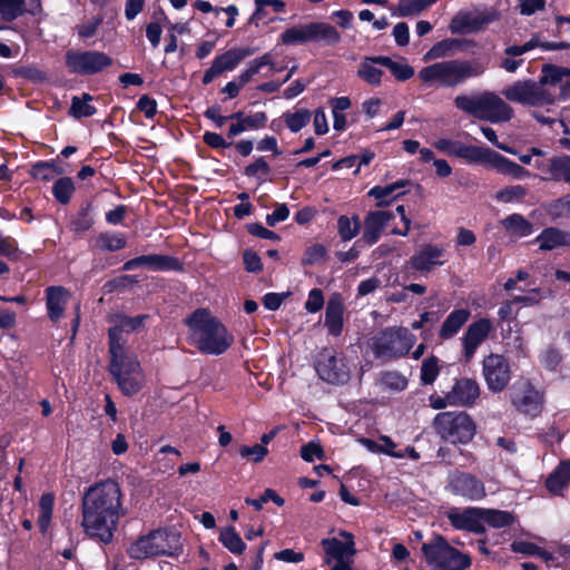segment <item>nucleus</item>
<instances>
[{"label": "nucleus", "mask_w": 570, "mask_h": 570, "mask_svg": "<svg viewBox=\"0 0 570 570\" xmlns=\"http://www.w3.org/2000/svg\"><path fill=\"white\" fill-rule=\"evenodd\" d=\"M318 377L333 385H344L351 379V367L343 352L333 346L323 347L314 360Z\"/></svg>", "instance_id": "obj_11"}, {"label": "nucleus", "mask_w": 570, "mask_h": 570, "mask_svg": "<svg viewBox=\"0 0 570 570\" xmlns=\"http://www.w3.org/2000/svg\"><path fill=\"white\" fill-rule=\"evenodd\" d=\"M272 169L264 156H258L244 168L243 174L248 178H256L265 181V177L271 174Z\"/></svg>", "instance_id": "obj_52"}, {"label": "nucleus", "mask_w": 570, "mask_h": 570, "mask_svg": "<svg viewBox=\"0 0 570 570\" xmlns=\"http://www.w3.org/2000/svg\"><path fill=\"white\" fill-rule=\"evenodd\" d=\"M372 61L377 63V66L387 68L399 81H406L414 76V69L409 63H406L405 58H402L403 62H397L390 57L375 56Z\"/></svg>", "instance_id": "obj_38"}, {"label": "nucleus", "mask_w": 570, "mask_h": 570, "mask_svg": "<svg viewBox=\"0 0 570 570\" xmlns=\"http://www.w3.org/2000/svg\"><path fill=\"white\" fill-rule=\"evenodd\" d=\"M473 45V40L470 39H458V38H445L434 43L429 51L425 53V59L434 60L445 58L455 50H464Z\"/></svg>", "instance_id": "obj_32"}, {"label": "nucleus", "mask_w": 570, "mask_h": 570, "mask_svg": "<svg viewBox=\"0 0 570 570\" xmlns=\"http://www.w3.org/2000/svg\"><path fill=\"white\" fill-rule=\"evenodd\" d=\"M512 404L519 413L537 417L543 411L544 394L539 392L530 381H527L520 392H512Z\"/></svg>", "instance_id": "obj_19"}, {"label": "nucleus", "mask_w": 570, "mask_h": 570, "mask_svg": "<svg viewBox=\"0 0 570 570\" xmlns=\"http://www.w3.org/2000/svg\"><path fill=\"white\" fill-rule=\"evenodd\" d=\"M340 535L345 538V541H341L336 537L324 538L321 541V546L325 553L334 559H344V557H353L356 553L354 535L347 531H341Z\"/></svg>", "instance_id": "obj_27"}, {"label": "nucleus", "mask_w": 570, "mask_h": 570, "mask_svg": "<svg viewBox=\"0 0 570 570\" xmlns=\"http://www.w3.org/2000/svg\"><path fill=\"white\" fill-rule=\"evenodd\" d=\"M493 330L490 318H479L470 324L462 336V354L466 363L474 357L480 344L484 342Z\"/></svg>", "instance_id": "obj_22"}, {"label": "nucleus", "mask_w": 570, "mask_h": 570, "mask_svg": "<svg viewBox=\"0 0 570 570\" xmlns=\"http://www.w3.org/2000/svg\"><path fill=\"white\" fill-rule=\"evenodd\" d=\"M480 397V384L474 379H455L448 399L451 406H473Z\"/></svg>", "instance_id": "obj_25"}, {"label": "nucleus", "mask_w": 570, "mask_h": 570, "mask_svg": "<svg viewBox=\"0 0 570 570\" xmlns=\"http://www.w3.org/2000/svg\"><path fill=\"white\" fill-rule=\"evenodd\" d=\"M312 114L307 109H297L295 112H284L283 117L288 129L297 134L311 120Z\"/></svg>", "instance_id": "obj_53"}, {"label": "nucleus", "mask_w": 570, "mask_h": 570, "mask_svg": "<svg viewBox=\"0 0 570 570\" xmlns=\"http://www.w3.org/2000/svg\"><path fill=\"white\" fill-rule=\"evenodd\" d=\"M375 57H365L357 69V76L367 85L379 87L382 83L384 71L376 68L372 59Z\"/></svg>", "instance_id": "obj_47"}, {"label": "nucleus", "mask_w": 570, "mask_h": 570, "mask_svg": "<svg viewBox=\"0 0 570 570\" xmlns=\"http://www.w3.org/2000/svg\"><path fill=\"white\" fill-rule=\"evenodd\" d=\"M24 0H0V17L6 22H12L24 12Z\"/></svg>", "instance_id": "obj_51"}, {"label": "nucleus", "mask_w": 570, "mask_h": 570, "mask_svg": "<svg viewBox=\"0 0 570 570\" xmlns=\"http://www.w3.org/2000/svg\"><path fill=\"white\" fill-rule=\"evenodd\" d=\"M137 109L144 112L147 119H153L157 114V102L148 95H144L139 98L136 105Z\"/></svg>", "instance_id": "obj_64"}, {"label": "nucleus", "mask_w": 570, "mask_h": 570, "mask_svg": "<svg viewBox=\"0 0 570 570\" xmlns=\"http://www.w3.org/2000/svg\"><path fill=\"white\" fill-rule=\"evenodd\" d=\"M502 227L512 237H524L534 230L533 224L521 214H512L501 220Z\"/></svg>", "instance_id": "obj_36"}, {"label": "nucleus", "mask_w": 570, "mask_h": 570, "mask_svg": "<svg viewBox=\"0 0 570 570\" xmlns=\"http://www.w3.org/2000/svg\"><path fill=\"white\" fill-rule=\"evenodd\" d=\"M381 441L383 444H377L368 439L364 440L367 448L372 451H377L392 458H404V453H402V451H396V444L391 438L382 436Z\"/></svg>", "instance_id": "obj_57"}, {"label": "nucleus", "mask_w": 570, "mask_h": 570, "mask_svg": "<svg viewBox=\"0 0 570 570\" xmlns=\"http://www.w3.org/2000/svg\"><path fill=\"white\" fill-rule=\"evenodd\" d=\"M109 373L120 393L132 397L141 392L145 385V373L135 354L126 351L109 352Z\"/></svg>", "instance_id": "obj_4"}, {"label": "nucleus", "mask_w": 570, "mask_h": 570, "mask_svg": "<svg viewBox=\"0 0 570 570\" xmlns=\"http://www.w3.org/2000/svg\"><path fill=\"white\" fill-rule=\"evenodd\" d=\"M548 214L552 219H570V193L552 199L548 205Z\"/></svg>", "instance_id": "obj_54"}, {"label": "nucleus", "mask_w": 570, "mask_h": 570, "mask_svg": "<svg viewBox=\"0 0 570 570\" xmlns=\"http://www.w3.org/2000/svg\"><path fill=\"white\" fill-rule=\"evenodd\" d=\"M381 383L385 389L392 391H403L407 386L406 377L397 371L382 372Z\"/></svg>", "instance_id": "obj_56"}, {"label": "nucleus", "mask_w": 570, "mask_h": 570, "mask_svg": "<svg viewBox=\"0 0 570 570\" xmlns=\"http://www.w3.org/2000/svg\"><path fill=\"white\" fill-rule=\"evenodd\" d=\"M527 195V188L521 185L508 186L497 193V199L504 203L520 200Z\"/></svg>", "instance_id": "obj_60"}, {"label": "nucleus", "mask_w": 570, "mask_h": 570, "mask_svg": "<svg viewBox=\"0 0 570 570\" xmlns=\"http://www.w3.org/2000/svg\"><path fill=\"white\" fill-rule=\"evenodd\" d=\"M245 121L246 119L242 121L230 122L226 132L227 139H233L242 135L243 132H246V130H248V126L246 125ZM203 141L205 145L216 150L233 147L237 151V154H239L243 157L249 156L254 150V141L250 139L228 141L224 139L222 135L212 131H206L203 135Z\"/></svg>", "instance_id": "obj_13"}, {"label": "nucleus", "mask_w": 570, "mask_h": 570, "mask_svg": "<svg viewBox=\"0 0 570 570\" xmlns=\"http://www.w3.org/2000/svg\"><path fill=\"white\" fill-rule=\"evenodd\" d=\"M503 96L512 102L528 106H542L547 102V94L533 80H518L503 91Z\"/></svg>", "instance_id": "obj_17"}, {"label": "nucleus", "mask_w": 570, "mask_h": 570, "mask_svg": "<svg viewBox=\"0 0 570 570\" xmlns=\"http://www.w3.org/2000/svg\"><path fill=\"white\" fill-rule=\"evenodd\" d=\"M542 252H551L560 247H570V232L558 227H546L534 239Z\"/></svg>", "instance_id": "obj_30"}, {"label": "nucleus", "mask_w": 570, "mask_h": 570, "mask_svg": "<svg viewBox=\"0 0 570 570\" xmlns=\"http://www.w3.org/2000/svg\"><path fill=\"white\" fill-rule=\"evenodd\" d=\"M440 375V360L435 354H431L422 362L420 381L423 385L433 384Z\"/></svg>", "instance_id": "obj_48"}, {"label": "nucleus", "mask_w": 570, "mask_h": 570, "mask_svg": "<svg viewBox=\"0 0 570 570\" xmlns=\"http://www.w3.org/2000/svg\"><path fill=\"white\" fill-rule=\"evenodd\" d=\"M328 258L327 248L322 245V243H314L312 246L307 247L303 256L301 258V264L303 266H313L315 264H320L325 262Z\"/></svg>", "instance_id": "obj_49"}, {"label": "nucleus", "mask_w": 570, "mask_h": 570, "mask_svg": "<svg viewBox=\"0 0 570 570\" xmlns=\"http://www.w3.org/2000/svg\"><path fill=\"white\" fill-rule=\"evenodd\" d=\"M492 168H495L499 174L511 176L514 179H521L530 176V173L525 167H521V165L498 151L492 163Z\"/></svg>", "instance_id": "obj_40"}, {"label": "nucleus", "mask_w": 570, "mask_h": 570, "mask_svg": "<svg viewBox=\"0 0 570 570\" xmlns=\"http://www.w3.org/2000/svg\"><path fill=\"white\" fill-rule=\"evenodd\" d=\"M452 35H464L470 31V12H458L449 24Z\"/></svg>", "instance_id": "obj_61"}, {"label": "nucleus", "mask_w": 570, "mask_h": 570, "mask_svg": "<svg viewBox=\"0 0 570 570\" xmlns=\"http://www.w3.org/2000/svg\"><path fill=\"white\" fill-rule=\"evenodd\" d=\"M12 73L17 78H23L36 83L47 80V73L35 65L17 67L12 70Z\"/></svg>", "instance_id": "obj_55"}, {"label": "nucleus", "mask_w": 570, "mask_h": 570, "mask_svg": "<svg viewBox=\"0 0 570 570\" xmlns=\"http://www.w3.org/2000/svg\"><path fill=\"white\" fill-rule=\"evenodd\" d=\"M562 357L560 348L548 345L539 354V362L547 371L554 372L560 366Z\"/></svg>", "instance_id": "obj_50"}, {"label": "nucleus", "mask_w": 570, "mask_h": 570, "mask_svg": "<svg viewBox=\"0 0 570 570\" xmlns=\"http://www.w3.org/2000/svg\"><path fill=\"white\" fill-rule=\"evenodd\" d=\"M244 267L249 273H259L263 269L261 257L253 249H245L243 252Z\"/></svg>", "instance_id": "obj_63"}, {"label": "nucleus", "mask_w": 570, "mask_h": 570, "mask_svg": "<svg viewBox=\"0 0 570 570\" xmlns=\"http://www.w3.org/2000/svg\"><path fill=\"white\" fill-rule=\"evenodd\" d=\"M125 514L122 492L116 481L97 482L83 492L80 524L89 538L110 544L119 519Z\"/></svg>", "instance_id": "obj_1"}, {"label": "nucleus", "mask_w": 570, "mask_h": 570, "mask_svg": "<svg viewBox=\"0 0 570 570\" xmlns=\"http://www.w3.org/2000/svg\"><path fill=\"white\" fill-rule=\"evenodd\" d=\"M30 176L40 181H50L55 175H62V167H58L53 159L36 161L29 171Z\"/></svg>", "instance_id": "obj_42"}, {"label": "nucleus", "mask_w": 570, "mask_h": 570, "mask_svg": "<svg viewBox=\"0 0 570 570\" xmlns=\"http://www.w3.org/2000/svg\"><path fill=\"white\" fill-rule=\"evenodd\" d=\"M421 551L432 570H466L472 564L470 554L452 547L440 533H434L429 541L422 543Z\"/></svg>", "instance_id": "obj_6"}, {"label": "nucleus", "mask_w": 570, "mask_h": 570, "mask_svg": "<svg viewBox=\"0 0 570 570\" xmlns=\"http://www.w3.org/2000/svg\"><path fill=\"white\" fill-rule=\"evenodd\" d=\"M445 250L434 245V243H424L409 259L411 268L419 272H431L435 266H442L446 259Z\"/></svg>", "instance_id": "obj_26"}, {"label": "nucleus", "mask_w": 570, "mask_h": 570, "mask_svg": "<svg viewBox=\"0 0 570 570\" xmlns=\"http://www.w3.org/2000/svg\"><path fill=\"white\" fill-rule=\"evenodd\" d=\"M48 317L57 323L63 315L70 293L62 286H49L45 289Z\"/></svg>", "instance_id": "obj_28"}, {"label": "nucleus", "mask_w": 570, "mask_h": 570, "mask_svg": "<svg viewBox=\"0 0 570 570\" xmlns=\"http://www.w3.org/2000/svg\"><path fill=\"white\" fill-rule=\"evenodd\" d=\"M137 268H147L154 272H184V264L178 257L149 254L128 259L121 267L122 271H134Z\"/></svg>", "instance_id": "obj_18"}, {"label": "nucleus", "mask_w": 570, "mask_h": 570, "mask_svg": "<svg viewBox=\"0 0 570 570\" xmlns=\"http://www.w3.org/2000/svg\"><path fill=\"white\" fill-rule=\"evenodd\" d=\"M301 458L306 462H313L315 459L323 460L325 451L320 443L308 442L301 446Z\"/></svg>", "instance_id": "obj_62"}, {"label": "nucleus", "mask_w": 570, "mask_h": 570, "mask_svg": "<svg viewBox=\"0 0 570 570\" xmlns=\"http://www.w3.org/2000/svg\"><path fill=\"white\" fill-rule=\"evenodd\" d=\"M454 106L479 119L492 122L509 121L513 118V108L492 91H484L476 97L458 96Z\"/></svg>", "instance_id": "obj_7"}, {"label": "nucleus", "mask_w": 570, "mask_h": 570, "mask_svg": "<svg viewBox=\"0 0 570 570\" xmlns=\"http://www.w3.org/2000/svg\"><path fill=\"white\" fill-rule=\"evenodd\" d=\"M281 41L287 46L305 42H323L327 46H334L341 41V35L330 23L311 22L286 29L281 35Z\"/></svg>", "instance_id": "obj_12"}, {"label": "nucleus", "mask_w": 570, "mask_h": 570, "mask_svg": "<svg viewBox=\"0 0 570 570\" xmlns=\"http://www.w3.org/2000/svg\"><path fill=\"white\" fill-rule=\"evenodd\" d=\"M148 314H139L138 316H124L119 314L116 317V324L109 328V352L126 351V340L122 333H131L145 326Z\"/></svg>", "instance_id": "obj_21"}, {"label": "nucleus", "mask_w": 570, "mask_h": 570, "mask_svg": "<svg viewBox=\"0 0 570 570\" xmlns=\"http://www.w3.org/2000/svg\"><path fill=\"white\" fill-rule=\"evenodd\" d=\"M393 194L394 191H392V187H390L389 185L374 186L367 191L368 196L376 199V206H379L380 208H383V206H387L403 193H400L396 196H394Z\"/></svg>", "instance_id": "obj_58"}, {"label": "nucleus", "mask_w": 570, "mask_h": 570, "mask_svg": "<svg viewBox=\"0 0 570 570\" xmlns=\"http://www.w3.org/2000/svg\"><path fill=\"white\" fill-rule=\"evenodd\" d=\"M567 76L569 79L564 80L561 85V92L564 96H570V68L558 67L554 65H544L542 68V76L540 82L556 85Z\"/></svg>", "instance_id": "obj_39"}, {"label": "nucleus", "mask_w": 570, "mask_h": 570, "mask_svg": "<svg viewBox=\"0 0 570 570\" xmlns=\"http://www.w3.org/2000/svg\"><path fill=\"white\" fill-rule=\"evenodd\" d=\"M191 343L204 355H222L234 343V336L207 308H196L186 318Z\"/></svg>", "instance_id": "obj_2"}, {"label": "nucleus", "mask_w": 570, "mask_h": 570, "mask_svg": "<svg viewBox=\"0 0 570 570\" xmlns=\"http://www.w3.org/2000/svg\"><path fill=\"white\" fill-rule=\"evenodd\" d=\"M433 430L443 442L466 445L476 435L478 425L465 411L439 412L432 422Z\"/></svg>", "instance_id": "obj_5"}, {"label": "nucleus", "mask_w": 570, "mask_h": 570, "mask_svg": "<svg viewBox=\"0 0 570 570\" xmlns=\"http://www.w3.org/2000/svg\"><path fill=\"white\" fill-rule=\"evenodd\" d=\"M112 65V57L98 49H68L65 53V66L71 75L95 76L107 71Z\"/></svg>", "instance_id": "obj_10"}, {"label": "nucleus", "mask_w": 570, "mask_h": 570, "mask_svg": "<svg viewBox=\"0 0 570 570\" xmlns=\"http://www.w3.org/2000/svg\"><path fill=\"white\" fill-rule=\"evenodd\" d=\"M416 342L406 327L390 326L380 330L370 341V348L376 360L395 361L404 357Z\"/></svg>", "instance_id": "obj_8"}, {"label": "nucleus", "mask_w": 570, "mask_h": 570, "mask_svg": "<svg viewBox=\"0 0 570 570\" xmlns=\"http://www.w3.org/2000/svg\"><path fill=\"white\" fill-rule=\"evenodd\" d=\"M362 228V222L358 215L348 217L341 215L336 222L337 235L343 242H347L357 236Z\"/></svg>", "instance_id": "obj_41"}, {"label": "nucleus", "mask_w": 570, "mask_h": 570, "mask_svg": "<svg viewBox=\"0 0 570 570\" xmlns=\"http://www.w3.org/2000/svg\"><path fill=\"white\" fill-rule=\"evenodd\" d=\"M570 484V460H561L546 481L547 489L559 494Z\"/></svg>", "instance_id": "obj_34"}, {"label": "nucleus", "mask_w": 570, "mask_h": 570, "mask_svg": "<svg viewBox=\"0 0 570 570\" xmlns=\"http://www.w3.org/2000/svg\"><path fill=\"white\" fill-rule=\"evenodd\" d=\"M126 552L132 560L178 557L183 552L181 534L176 530L154 529L138 537Z\"/></svg>", "instance_id": "obj_3"}, {"label": "nucleus", "mask_w": 570, "mask_h": 570, "mask_svg": "<svg viewBox=\"0 0 570 570\" xmlns=\"http://www.w3.org/2000/svg\"><path fill=\"white\" fill-rule=\"evenodd\" d=\"M218 540H220L224 548L227 549L233 554L239 556L244 553L246 550V543L244 542L239 533L235 530V528L232 525L220 530V534H218Z\"/></svg>", "instance_id": "obj_43"}, {"label": "nucleus", "mask_w": 570, "mask_h": 570, "mask_svg": "<svg viewBox=\"0 0 570 570\" xmlns=\"http://www.w3.org/2000/svg\"><path fill=\"white\" fill-rule=\"evenodd\" d=\"M471 312L468 308H455L444 318L441 330H439V338H452L468 323Z\"/></svg>", "instance_id": "obj_33"}, {"label": "nucleus", "mask_w": 570, "mask_h": 570, "mask_svg": "<svg viewBox=\"0 0 570 570\" xmlns=\"http://www.w3.org/2000/svg\"><path fill=\"white\" fill-rule=\"evenodd\" d=\"M446 491L466 500L479 501L487 495L484 483L476 475L454 470L446 478Z\"/></svg>", "instance_id": "obj_15"}, {"label": "nucleus", "mask_w": 570, "mask_h": 570, "mask_svg": "<svg viewBox=\"0 0 570 570\" xmlns=\"http://www.w3.org/2000/svg\"><path fill=\"white\" fill-rule=\"evenodd\" d=\"M497 151L487 147L463 144L458 150V157L468 163L489 164L492 166Z\"/></svg>", "instance_id": "obj_35"}, {"label": "nucleus", "mask_w": 570, "mask_h": 570, "mask_svg": "<svg viewBox=\"0 0 570 570\" xmlns=\"http://www.w3.org/2000/svg\"><path fill=\"white\" fill-rule=\"evenodd\" d=\"M548 174L554 181H562L570 186V155H557L548 159Z\"/></svg>", "instance_id": "obj_37"}, {"label": "nucleus", "mask_w": 570, "mask_h": 570, "mask_svg": "<svg viewBox=\"0 0 570 570\" xmlns=\"http://www.w3.org/2000/svg\"><path fill=\"white\" fill-rule=\"evenodd\" d=\"M478 75L469 61L449 60L422 68L419 78L425 85L439 82L442 87H455Z\"/></svg>", "instance_id": "obj_9"}, {"label": "nucleus", "mask_w": 570, "mask_h": 570, "mask_svg": "<svg viewBox=\"0 0 570 570\" xmlns=\"http://www.w3.org/2000/svg\"><path fill=\"white\" fill-rule=\"evenodd\" d=\"M127 246V238L121 232H101L90 243L92 252H119Z\"/></svg>", "instance_id": "obj_31"}, {"label": "nucleus", "mask_w": 570, "mask_h": 570, "mask_svg": "<svg viewBox=\"0 0 570 570\" xmlns=\"http://www.w3.org/2000/svg\"><path fill=\"white\" fill-rule=\"evenodd\" d=\"M94 97L89 94H82L80 97L73 96L69 115L76 119L91 117L97 114V108L90 102Z\"/></svg>", "instance_id": "obj_46"}, {"label": "nucleus", "mask_w": 570, "mask_h": 570, "mask_svg": "<svg viewBox=\"0 0 570 570\" xmlns=\"http://www.w3.org/2000/svg\"><path fill=\"white\" fill-rule=\"evenodd\" d=\"M98 207L95 196L82 199L68 219V228L76 236H82L97 223Z\"/></svg>", "instance_id": "obj_20"}, {"label": "nucleus", "mask_w": 570, "mask_h": 570, "mask_svg": "<svg viewBox=\"0 0 570 570\" xmlns=\"http://www.w3.org/2000/svg\"><path fill=\"white\" fill-rule=\"evenodd\" d=\"M344 303L341 294L331 295L325 312V327L332 336H340L343 332Z\"/></svg>", "instance_id": "obj_29"}, {"label": "nucleus", "mask_w": 570, "mask_h": 570, "mask_svg": "<svg viewBox=\"0 0 570 570\" xmlns=\"http://www.w3.org/2000/svg\"><path fill=\"white\" fill-rule=\"evenodd\" d=\"M238 453L244 459L259 463L268 454V449L259 444H255L253 446L242 445L238 450Z\"/></svg>", "instance_id": "obj_59"}, {"label": "nucleus", "mask_w": 570, "mask_h": 570, "mask_svg": "<svg viewBox=\"0 0 570 570\" xmlns=\"http://www.w3.org/2000/svg\"><path fill=\"white\" fill-rule=\"evenodd\" d=\"M394 218V212H368L365 215L363 234L358 239H356V244H363L364 246H373V244H375L380 239L387 224Z\"/></svg>", "instance_id": "obj_23"}, {"label": "nucleus", "mask_w": 570, "mask_h": 570, "mask_svg": "<svg viewBox=\"0 0 570 570\" xmlns=\"http://www.w3.org/2000/svg\"><path fill=\"white\" fill-rule=\"evenodd\" d=\"M449 523L455 530L483 534L485 527L482 524V508L453 509L448 512Z\"/></svg>", "instance_id": "obj_24"}, {"label": "nucleus", "mask_w": 570, "mask_h": 570, "mask_svg": "<svg viewBox=\"0 0 570 570\" xmlns=\"http://www.w3.org/2000/svg\"><path fill=\"white\" fill-rule=\"evenodd\" d=\"M514 521L515 517L512 512L494 509H482V524L487 523L491 528L501 529L512 525Z\"/></svg>", "instance_id": "obj_44"}, {"label": "nucleus", "mask_w": 570, "mask_h": 570, "mask_svg": "<svg viewBox=\"0 0 570 570\" xmlns=\"http://www.w3.org/2000/svg\"><path fill=\"white\" fill-rule=\"evenodd\" d=\"M76 189L77 187L75 186V181L71 177L58 178L51 187L55 199L61 206H67V204L71 202Z\"/></svg>", "instance_id": "obj_45"}, {"label": "nucleus", "mask_w": 570, "mask_h": 570, "mask_svg": "<svg viewBox=\"0 0 570 570\" xmlns=\"http://www.w3.org/2000/svg\"><path fill=\"white\" fill-rule=\"evenodd\" d=\"M256 50L255 47H233L225 50L224 53H218L212 66L204 72L202 82L208 85L220 73L233 71L242 61L252 57Z\"/></svg>", "instance_id": "obj_16"}, {"label": "nucleus", "mask_w": 570, "mask_h": 570, "mask_svg": "<svg viewBox=\"0 0 570 570\" xmlns=\"http://www.w3.org/2000/svg\"><path fill=\"white\" fill-rule=\"evenodd\" d=\"M482 374L491 393H501L511 381L509 361L502 354H488L482 361Z\"/></svg>", "instance_id": "obj_14"}]
</instances>
